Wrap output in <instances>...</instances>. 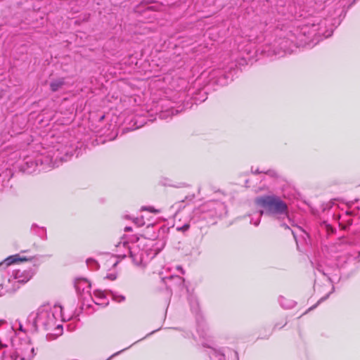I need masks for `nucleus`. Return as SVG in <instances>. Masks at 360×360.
Returning <instances> with one entry per match:
<instances>
[{"label": "nucleus", "instance_id": "obj_1", "mask_svg": "<svg viewBox=\"0 0 360 360\" xmlns=\"http://www.w3.org/2000/svg\"><path fill=\"white\" fill-rule=\"evenodd\" d=\"M326 25V20H321L318 17H311L306 20V22L300 25L295 30V32L291 33L288 39H279L274 41V45L266 46L262 52L267 56H283L286 53L292 52V46L297 44L296 39L300 42L303 41L302 37H307L309 39L314 40L316 36L323 35L328 37L330 33L327 34L323 30V27Z\"/></svg>", "mask_w": 360, "mask_h": 360}, {"label": "nucleus", "instance_id": "obj_2", "mask_svg": "<svg viewBox=\"0 0 360 360\" xmlns=\"http://www.w3.org/2000/svg\"><path fill=\"white\" fill-rule=\"evenodd\" d=\"M62 307L55 305H42L35 311H32L27 317V321L31 323L35 330L41 329L49 330L54 329L57 335L62 333L63 328L60 324L57 323L58 320L61 317Z\"/></svg>", "mask_w": 360, "mask_h": 360}, {"label": "nucleus", "instance_id": "obj_3", "mask_svg": "<svg viewBox=\"0 0 360 360\" xmlns=\"http://www.w3.org/2000/svg\"><path fill=\"white\" fill-rule=\"evenodd\" d=\"M255 202L259 207L262 208L257 214V217L255 219L252 218L250 220V223L255 226L259 225L263 214L275 217L277 219L287 218L290 222L288 205L281 197L274 194L265 195L257 197Z\"/></svg>", "mask_w": 360, "mask_h": 360}, {"label": "nucleus", "instance_id": "obj_4", "mask_svg": "<svg viewBox=\"0 0 360 360\" xmlns=\"http://www.w3.org/2000/svg\"><path fill=\"white\" fill-rule=\"evenodd\" d=\"M115 247L118 257H125L127 253L136 266H145L154 256L152 250L146 247L144 240L138 239L131 243L123 240L116 244Z\"/></svg>", "mask_w": 360, "mask_h": 360}, {"label": "nucleus", "instance_id": "obj_5", "mask_svg": "<svg viewBox=\"0 0 360 360\" xmlns=\"http://www.w3.org/2000/svg\"><path fill=\"white\" fill-rule=\"evenodd\" d=\"M25 260V258L20 257L18 255L10 256L4 262L0 263V297L4 296L8 292H13L19 288L15 284L11 274V267H8L9 264H13L18 261Z\"/></svg>", "mask_w": 360, "mask_h": 360}, {"label": "nucleus", "instance_id": "obj_6", "mask_svg": "<svg viewBox=\"0 0 360 360\" xmlns=\"http://www.w3.org/2000/svg\"><path fill=\"white\" fill-rule=\"evenodd\" d=\"M108 297H111L117 302H122L125 299V297L122 295H115L112 292L107 293L105 291H102L100 290H95L93 295H91V297L95 304L101 306H106L109 302Z\"/></svg>", "mask_w": 360, "mask_h": 360}, {"label": "nucleus", "instance_id": "obj_7", "mask_svg": "<svg viewBox=\"0 0 360 360\" xmlns=\"http://www.w3.org/2000/svg\"><path fill=\"white\" fill-rule=\"evenodd\" d=\"M34 355V348L29 345H25L9 354L11 360H31Z\"/></svg>", "mask_w": 360, "mask_h": 360}, {"label": "nucleus", "instance_id": "obj_8", "mask_svg": "<svg viewBox=\"0 0 360 360\" xmlns=\"http://www.w3.org/2000/svg\"><path fill=\"white\" fill-rule=\"evenodd\" d=\"M7 266L11 267V270H10L11 274L16 285L27 282L32 276V273L30 271L17 269L13 266V264H9Z\"/></svg>", "mask_w": 360, "mask_h": 360}, {"label": "nucleus", "instance_id": "obj_9", "mask_svg": "<svg viewBox=\"0 0 360 360\" xmlns=\"http://www.w3.org/2000/svg\"><path fill=\"white\" fill-rule=\"evenodd\" d=\"M75 287L77 293L82 297L83 299H86L87 297H91L90 292L91 284L85 278H77L75 281Z\"/></svg>", "mask_w": 360, "mask_h": 360}, {"label": "nucleus", "instance_id": "obj_10", "mask_svg": "<svg viewBox=\"0 0 360 360\" xmlns=\"http://www.w3.org/2000/svg\"><path fill=\"white\" fill-rule=\"evenodd\" d=\"M208 347L210 349L208 354L210 356V360H225V357L223 354L211 347L210 346H208Z\"/></svg>", "mask_w": 360, "mask_h": 360}, {"label": "nucleus", "instance_id": "obj_11", "mask_svg": "<svg viewBox=\"0 0 360 360\" xmlns=\"http://www.w3.org/2000/svg\"><path fill=\"white\" fill-rule=\"evenodd\" d=\"M64 84V78H58L51 82L50 88L53 92H56L60 89Z\"/></svg>", "mask_w": 360, "mask_h": 360}, {"label": "nucleus", "instance_id": "obj_12", "mask_svg": "<svg viewBox=\"0 0 360 360\" xmlns=\"http://www.w3.org/2000/svg\"><path fill=\"white\" fill-rule=\"evenodd\" d=\"M292 233L294 236L295 240L297 243V235L300 234L302 237L304 238V236H308L307 233L300 227H296V229L292 230Z\"/></svg>", "mask_w": 360, "mask_h": 360}, {"label": "nucleus", "instance_id": "obj_13", "mask_svg": "<svg viewBox=\"0 0 360 360\" xmlns=\"http://www.w3.org/2000/svg\"><path fill=\"white\" fill-rule=\"evenodd\" d=\"M86 264L89 267L94 269H96L98 266L97 262L93 259H86Z\"/></svg>", "mask_w": 360, "mask_h": 360}, {"label": "nucleus", "instance_id": "obj_14", "mask_svg": "<svg viewBox=\"0 0 360 360\" xmlns=\"http://www.w3.org/2000/svg\"><path fill=\"white\" fill-rule=\"evenodd\" d=\"M283 300H284V298H283V297H281V299H280L281 304L283 307H285V308H290V307H292V306H293V303H291V304H288V305H285V304H284V303L283 302Z\"/></svg>", "mask_w": 360, "mask_h": 360}, {"label": "nucleus", "instance_id": "obj_15", "mask_svg": "<svg viewBox=\"0 0 360 360\" xmlns=\"http://www.w3.org/2000/svg\"><path fill=\"white\" fill-rule=\"evenodd\" d=\"M188 228H189V225H188V224H185V225H184L182 227H181V228H178L177 229H178V230H179V231H184L188 230Z\"/></svg>", "mask_w": 360, "mask_h": 360}, {"label": "nucleus", "instance_id": "obj_16", "mask_svg": "<svg viewBox=\"0 0 360 360\" xmlns=\"http://www.w3.org/2000/svg\"><path fill=\"white\" fill-rule=\"evenodd\" d=\"M106 278L110 280L113 281L116 278V275L114 274H110L107 275Z\"/></svg>", "mask_w": 360, "mask_h": 360}, {"label": "nucleus", "instance_id": "obj_17", "mask_svg": "<svg viewBox=\"0 0 360 360\" xmlns=\"http://www.w3.org/2000/svg\"><path fill=\"white\" fill-rule=\"evenodd\" d=\"M143 210H146L150 211V212H158L156 210H155L153 207H143Z\"/></svg>", "mask_w": 360, "mask_h": 360}, {"label": "nucleus", "instance_id": "obj_18", "mask_svg": "<svg viewBox=\"0 0 360 360\" xmlns=\"http://www.w3.org/2000/svg\"><path fill=\"white\" fill-rule=\"evenodd\" d=\"M266 174H268L271 176H275L276 175V172L273 170H269L267 171L266 172H265Z\"/></svg>", "mask_w": 360, "mask_h": 360}, {"label": "nucleus", "instance_id": "obj_19", "mask_svg": "<svg viewBox=\"0 0 360 360\" xmlns=\"http://www.w3.org/2000/svg\"><path fill=\"white\" fill-rule=\"evenodd\" d=\"M125 349H122V350H121V351H120V352H118L115 353L114 354H112V355L110 357V358H112V357H113V356H116V355H117V354H119L120 353H121L122 351H124V350H125Z\"/></svg>", "mask_w": 360, "mask_h": 360}, {"label": "nucleus", "instance_id": "obj_20", "mask_svg": "<svg viewBox=\"0 0 360 360\" xmlns=\"http://www.w3.org/2000/svg\"><path fill=\"white\" fill-rule=\"evenodd\" d=\"M177 269L179 270L182 274H184V270H183L181 266H177Z\"/></svg>", "mask_w": 360, "mask_h": 360}, {"label": "nucleus", "instance_id": "obj_21", "mask_svg": "<svg viewBox=\"0 0 360 360\" xmlns=\"http://www.w3.org/2000/svg\"><path fill=\"white\" fill-rule=\"evenodd\" d=\"M170 111H171V114H172V115H174V114H177V112H178V111H177V110H173V109H172V110H171Z\"/></svg>", "mask_w": 360, "mask_h": 360}, {"label": "nucleus", "instance_id": "obj_22", "mask_svg": "<svg viewBox=\"0 0 360 360\" xmlns=\"http://www.w3.org/2000/svg\"><path fill=\"white\" fill-rule=\"evenodd\" d=\"M111 263L112 264V265L114 266H115L117 264V261H115V259H113Z\"/></svg>", "mask_w": 360, "mask_h": 360}, {"label": "nucleus", "instance_id": "obj_23", "mask_svg": "<svg viewBox=\"0 0 360 360\" xmlns=\"http://www.w3.org/2000/svg\"><path fill=\"white\" fill-rule=\"evenodd\" d=\"M6 347V345H5L4 344H3V343L1 342V341L0 340V348H3V347Z\"/></svg>", "mask_w": 360, "mask_h": 360}, {"label": "nucleus", "instance_id": "obj_24", "mask_svg": "<svg viewBox=\"0 0 360 360\" xmlns=\"http://www.w3.org/2000/svg\"><path fill=\"white\" fill-rule=\"evenodd\" d=\"M282 226H284L285 229H288L289 226L286 225L285 223L281 224Z\"/></svg>", "mask_w": 360, "mask_h": 360}, {"label": "nucleus", "instance_id": "obj_25", "mask_svg": "<svg viewBox=\"0 0 360 360\" xmlns=\"http://www.w3.org/2000/svg\"><path fill=\"white\" fill-rule=\"evenodd\" d=\"M262 172H260V171H259L258 169H257V170L255 172V173H256V174H259V173H262Z\"/></svg>", "mask_w": 360, "mask_h": 360}, {"label": "nucleus", "instance_id": "obj_26", "mask_svg": "<svg viewBox=\"0 0 360 360\" xmlns=\"http://www.w3.org/2000/svg\"><path fill=\"white\" fill-rule=\"evenodd\" d=\"M129 230H131V228H130V227H127H127H125V231H129Z\"/></svg>", "mask_w": 360, "mask_h": 360}, {"label": "nucleus", "instance_id": "obj_27", "mask_svg": "<svg viewBox=\"0 0 360 360\" xmlns=\"http://www.w3.org/2000/svg\"><path fill=\"white\" fill-rule=\"evenodd\" d=\"M4 323V321L0 320V326Z\"/></svg>", "mask_w": 360, "mask_h": 360}, {"label": "nucleus", "instance_id": "obj_28", "mask_svg": "<svg viewBox=\"0 0 360 360\" xmlns=\"http://www.w3.org/2000/svg\"><path fill=\"white\" fill-rule=\"evenodd\" d=\"M325 299H326V297H323V298H321V299L319 300V302H321V301L324 300Z\"/></svg>", "mask_w": 360, "mask_h": 360}, {"label": "nucleus", "instance_id": "obj_29", "mask_svg": "<svg viewBox=\"0 0 360 360\" xmlns=\"http://www.w3.org/2000/svg\"><path fill=\"white\" fill-rule=\"evenodd\" d=\"M354 205V202H352L351 205H349V208H352V205Z\"/></svg>", "mask_w": 360, "mask_h": 360}, {"label": "nucleus", "instance_id": "obj_30", "mask_svg": "<svg viewBox=\"0 0 360 360\" xmlns=\"http://www.w3.org/2000/svg\"><path fill=\"white\" fill-rule=\"evenodd\" d=\"M104 117H105L104 115L101 116L100 120H102L103 119H104Z\"/></svg>", "mask_w": 360, "mask_h": 360}]
</instances>
